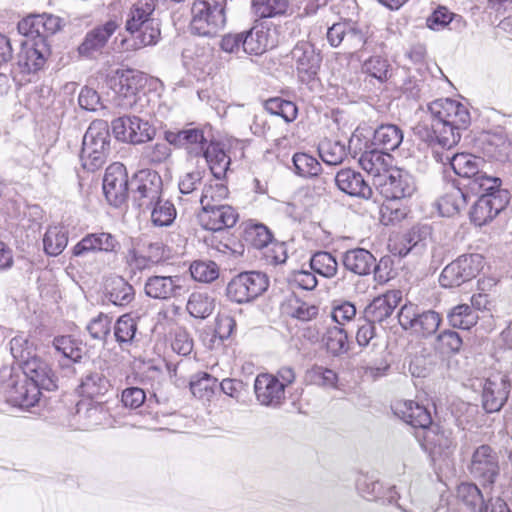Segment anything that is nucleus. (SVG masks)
<instances>
[{
    "label": "nucleus",
    "instance_id": "423d86ee",
    "mask_svg": "<svg viewBox=\"0 0 512 512\" xmlns=\"http://www.w3.org/2000/svg\"><path fill=\"white\" fill-rule=\"evenodd\" d=\"M483 267L480 254H464L445 266L439 277L445 288L459 287L475 278Z\"/></svg>",
    "mask_w": 512,
    "mask_h": 512
},
{
    "label": "nucleus",
    "instance_id": "c85d7f7f",
    "mask_svg": "<svg viewBox=\"0 0 512 512\" xmlns=\"http://www.w3.org/2000/svg\"><path fill=\"white\" fill-rule=\"evenodd\" d=\"M335 182L338 188L348 195L365 199L372 196V189L365 182L363 176L352 169L340 170L336 174Z\"/></svg>",
    "mask_w": 512,
    "mask_h": 512
},
{
    "label": "nucleus",
    "instance_id": "13d9d810",
    "mask_svg": "<svg viewBox=\"0 0 512 512\" xmlns=\"http://www.w3.org/2000/svg\"><path fill=\"white\" fill-rule=\"evenodd\" d=\"M501 180L497 177L488 176L483 172H478L468 183L470 190L476 194H492L502 191L500 188Z\"/></svg>",
    "mask_w": 512,
    "mask_h": 512
},
{
    "label": "nucleus",
    "instance_id": "cd10ccee",
    "mask_svg": "<svg viewBox=\"0 0 512 512\" xmlns=\"http://www.w3.org/2000/svg\"><path fill=\"white\" fill-rule=\"evenodd\" d=\"M392 161L393 158L389 153L376 149L363 152L359 158L361 168L373 176L375 185L378 178H383L392 169Z\"/></svg>",
    "mask_w": 512,
    "mask_h": 512
},
{
    "label": "nucleus",
    "instance_id": "aec40b11",
    "mask_svg": "<svg viewBox=\"0 0 512 512\" xmlns=\"http://www.w3.org/2000/svg\"><path fill=\"white\" fill-rule=\"evenodd\" d=\"M277 45L276 30L264 25H256L244 33L243 51L247 54L261 55Z\"/></svg>",
    "mask_w": 512,
    "mask_h": 512
},
{
    "label": "nucleus",
    "instance_id": "39448f33",
    "mask_svg": "<svg viewBox=\"0 0 512 512\" xmlns=\"http://www.w3.org/2000/svg\"><path fill=\"white\" fill-rule=\"evenodd\" d=\"M226 0H195L190 29L199 36H215L225 25Z\"/></svg>",
    "mask_w": 512,
    "mask_h": 512
},
{
    "label": "nucleus",
    "instance_id": "a878e982",
    "mask_svg": "<svg viewBox=\"0 0 512 512\" xmlns=\"http://www.w3.org/2000/svg\"><path fill=\"white\" fill-rule=\"evenodd\" d=\"M47 56L46 43L23 44L17 56V65L22 73H32L41 69Z\"/></svg>",
    "mask_w": 512,
    "mask_h": 512
},
{
    "label": "nucleus",
    "instance_id": "8fccbe9b",
    "mask_svg": "<svg viewBox=\"0 0 512 512\" xmlns=\"http://www.w3.org/2000/svg\"><path fill=\"white\" fill-rule=\"evenodd\" d=\"M109 388L106 377L99 372L88 373L79 385L80 392L90 398L103 395Z\"/></svg>",
    "mask_w": 512,
    "mask_h": 512
},
{
    "label": "nucleus",
    "instance_id": "864d4df0",
    "mask_svg": "<svg viewBox=\"0 0 512 512\" xmlns=\"http://www.w3.org/2000/svg\"><path fill=\"white\" fill-rule=\"evenodd\" d=\"M108 298L114 305L126 306L134 299V288L123 278H117L111 284Z\"/></svg>",
    "mask_w": 512,
    "mask_h": 512
},
{
    "label": "nucleus",
    "instance_id": "4468645a",
    "mask_svg": "<svg viewBox=\"0 0 512 512\" xmlns=\"http://www.w3.org/2000/svg\"><path fill=\"white\" fill-rule=\"evenodd\" d=\"M20 34L38 38L36 42L46 43V38L60 29V18L52 14H32L23 18L17 25Z\"/></svg>",
    "mask_w": 512,
    "mask_h": 512
},
{
    "label": "nucleus",
    "instance_id": "bb28decb",
    "mask_svg": "<svg viewBox=\"0 0 512 512\" xmlns=\"http://www.w3.org/2000/svg\"><path fill=\"white\" fill-rule=\"evenodd\" d=\"M21 369V374L35 383L40 391L41 389L50 391L57 387L54 373L49 365L40 358L35 356L25 363Z\"/></svg>",
    "mask_w": 512,
    "mask_h": 512
},
{
    "label": "nucleus",
    "instance_id": "58836bf2",
    "mask_svg": "<svg viewBox=\"0 0 512 512\" xmlns=\"http://www.w3.org/2000/svg\"><path fill=\"white\" fill-rule=\"evenodd\" d=\"M403 141V131L394 124L378 127L374 132V143L387 151H394Z\"/></svg>",
    "mask_w": 512,
    "mask_h": 512
},
{
    "label": "nucleus",
    "instance_id": "c9c22d12",
    "mask_svg": "<svg viewBox=\"0 0 512 512\" xmlns=\"http://www.w3.org/2000/svg\"><path fill=\"white\" fill-rule=\"evenodd\" d=\"M438 209L443 216H453L467 205V195L456 186L451 185L438 200Z\"/></svg>",
    "mask_w": 512,
    "mask_h": 512
},
{
    "label": "nucleus",
    "instance_id": "de8ad7c7",
    "mask_svg": "<svg viewBox=\"0 0 512 512\" xmlns=\"http://www.w3.org/2000/svg\"><path fill=\"white\" fill-rule=\"evenodd\" d=\"M311 269L326 278H332L338 270V262L336 258L329 252L319 251L310 259Z\"/></svg>",
    "mask_w": 512,
    "mask_h": 512
},
{
    "label": "nucleus",
    "instance_id": "a18cd8bd",
    "mask_svg": "<svg viewBox=\"0 0 512 512\" xmlns=\"http://www.w3.org/2000/svg\"><path fill=\"white\" fill-rule=\"evenodd\" d=\"M305 381L310 385H316L323 388H335L338 376L332 369L314 365L305 373Z\"/></svg>",
    "mask_w": 512,
    "mask_h": 512
},
{
    "label": "nucleus",
    "instance_id": "49530a36",
    "mask_svg": "<svg viewBox=\"0 0 512 512\" xmlns=\"http://www.w3.org/2000/svg\"><path fill=\"white\" fill-rule=\"evenodd\" d=\"M216 386L217 379L207 373L197 374L190 381L191 393L203 401H209L213 397Z\"/></svg>",
    "mask_w": 512,
    "mask_h": 512
},
{
    "label": "nucleus",
    "instance_id": "9b49d317",
    "mask_svg": "<svg viewBox=\"0 0 512 512\" xmlns=\"http://www.w3.org/2000/svg\"><path fill=\"white\" fill-rule=\"evenodd\" d=\"M511 390L507 374L496 372L482 383V405L488 413L499 411L507 402Z\"/></svg>",
    "mask_w": 512,
    "mask_h": 512
},
{
    "label": "nucleus",
    "instance_id": "c03bdc74",
    "mask_svg": "<svg viewBox=\"0 0 512 512\" xmlns=\"http://www.w3.org/2000/svg\"><path fill=\"white\" fill-rule=\"evenodd\" d=\"M319 156L328 165H339L347 156L346 147L340 141L324 139L318 146Z\"/></svg>",
    "mask_w": 512,
    "mask_h": 512
},
{
    "label": "nucleus",
    "instance_id": "79ce46f5",
    "mask_svg": "<svg viewBox=\"0 0 512 512\" xmlns=\"http://www.w3.org/2000/svg\"><path fill=\"white\" fill-rule=\"evenodd\" d=\"M67 243V231L59 226L49 227L43 238L44 251L50 256L61 254L66 248Z\"/></svg>",
    "mask_w": 512,
    "mask_h": 512
},
{
    "label": "nucleus",
    "instance_id": "7c9ffc66",
    "mask_svg": "<svg viewBox=\"0 0 512 512\" xmlns=\"http://www.w3.org/2000/svg\"><path fill=\"white\" fill-rule=\"evenodd\" d=\"M245 239L251 246L256 249H264L272 245L273 251L276 249L281 251V255L273 256L274 262L281 263L285 261L286 254L283 250V246L277 243H273L272 234L266 226L257 224L249 227L245 231Z\"/></svg>",
    "mask_w": 512,
    "mask_h": 512
},
{
    "label": "nucleus",
    "instance_id": "f704fd0d",
    "mask_svg": "<svg viewBox=\"0 0 512 512\" xmlns=\"http://www.w3.org/2000/svg\"><path fill=\"white\" fill-rule=\"evenodd\" d=\"M203 155L213 176L217 180L222 179L226 175L231 162L223 148L219 144L211 143L206 147Z\"/></svg>",
    "mask_w": 512,
    "mask_h": 512
},
{
    "label": "nucleus",
    "instance_id": "5701e85b",
    "mask_svg": "<svg viewBox=\"0 0 512 512\" xmlns=\"http://www.w3.org/2000/svg\"><path fill=\"white\" fill-rule=\"evenodd\" d=\"M199 217L202 226L206 230L211 231L231 228L238 220V214L235 209L229 205L222 204L202 209Z\"/></svg>",
    "mask_w": 512,
    "mask_h": 512
},
{
    "label": "nucleus",
    "instance_id": "412c9836",
    "mask_svg": "<svg viewBox=\"0 0 512 512\" xmlns=\"http://www.w3.org/2000/svg\"><path fill=\"white\" fill-rule=\"evenodd\" d=\"M120 243L116 236L108 232L87 234L73 248L75 256H82L89 252L117 253Z\"/></svg>",
    "mask_w": 512,
    "mask_h": 512
},
{
    "label": "nucleus",
    "instance_id": "4c0bfd02",
    "mask_svg": "<svg viewBox=\"0 0 512 512\" xmlns=\"http://www.w3.org/2000/svg\"><path fill=\"white\" fill-rule=\"evenodd\" d=\"M77 415L82 421L83 428L90 429L103 424L107 419L108 412L102 404L80 402L77 405Z\"/></svg>",
    "mask_w": 512,
    "mask_h": 512
},
{
    "label": "nucleus",
    "instance_id": "b1692460",
    "mask_svg": "<svg viewBox=\"0 0 512 512\" xmlns=\"http://www.w3.org/2000/svg\"><path fill=\"white\" fill-rule=\"evenodd\" d=\"M392 409L399 418L415 428L424 430L432 423L429 411L422 405L412 400L397 401Z\"/></svg>",
    "mask_w": 512,
    "mask_h": 512
},
{
    "label": "nucleus",
    "instance_id": "f8f14e48",
    "mask_svg": "<svg viewBox=\"0 0 512 512\" xmlns=\"http://www.w3.org/2000/svg\"><path fill=\"white\" fill-rule=\"evenodd\" d=\"M387 200H400L410 197L415 191L412 176L398 168H392L376 185Z\"/></svg>",
    "mask_w": 512,
    "mask_h": 512
},
{
    "label": "nucleus",
    "instance_id": "bf43d9fd",
    "mask_svg": "<svg viewBox=\"0 0 512 512\" xmlns=\"http://www.w3.org/2000/svg\"><path fill=\"white\" fill-rule=\"evenodd\" d=\"M440 315L432 310L424 311L419 314L412 330L422 336H430L434 334L440 325Z\"/></svg>",
    "mask_w": 512,
    "mask_h": 512
},
{
    "label": "nucleus",
    "instance_id": "e433bc0d",
    "mask_svg": "<svg viewBox=\"0 0 512 512\" xmlns=\"http://www.w3.org/2000/svg\"><path fill=\"white\" fill-rule=\"evenodd\" d=\"M456 496L470 512H483L487 505L478 486L471 482H463L457 486Z\"/></svg>",
    "mask_w": 512,
    "mask_h": 512
},
{
    "label": "nucleus",
    "instance_id": "09e8293b",
    "mask_svg": "<svg viewBox=\"0 0 512 512\" xmlns=\"http://www.w3.org/2000/svg\"><path fill=\"white\" fill-rule=\"evenodd\" d=\"M170 145L167 141L146 145L141 153L142 161L151 166L166 163L172 153Z\"/></svg>",
    "mask_w": 512,
    "mask_h": 512
},
{
    "label": "nucleus",
    "instance_id": "a211bd4d",
    "mask_svg": "<svg viewBox=\"0 0 512 512\" xmlns=\"http://www.w3.org/2000/svg\"><path fill=\"white\" fill-rule=\"evenodd\" d=\"M144 292L152 299L169 300L176 298L184 292V279L179 275H153L146 279Z\"/></svg>",
    "mask_w": 512,
    "mask_h": 512
},
{
    "label": "nucleus",
    "instance_id": "72a5a7b5",
    "mask_svg": "<svg viewBox=\"0 0 512 512\" xmlns=\"http://www.w3.org/2000/svg\"><path fill=\"white\" fill-rule=\"evenodd\" d=\"M435 157L442 163H450L453 171L460 177L469 178L472 180L473 177L479 172L478 164L480 160L471 154L460 153L454 154L452 156L447 154L445 157H443L442 155H439L438 152H436Z\"/></svg>",
    "mask_w": 512,
    "mask_h": 512
},
{
    "label": "nucleus",
    "instance_id": "774afa93",
    "mask_svg": "<svg viewBox=\"0 0 512 512\" xmlns=\"http://www.w3.org/2000/svg\"><path fill=\"white\" fill-rule=\"evenodd\" d=\"M112 319L103 313L90 320L87 324V331L95 340L104 341L111 331Z\"/></svg>",
    "mask_w": 512,
    "mask_h": 512
},
{
    "label": "nucleus",
    "instance_id": "69168bd1",
    "mask_svg": "<svg viewBox=\"0 0 512 512\" xmlns=\"http://www.w3.org/2000/svg\"><path fill=\"white\" fill-rule=\"evenodd\" d=\"M462 22V17L450 12L446 7L439 6L428 18L427 26L435 31L442 30L450 23Z\"/></svg>",
    "mask_w": 512,
    "mask_h": 512
},
{
    "label": "nucleus",
    "instance_id": "f03ea898",
    "mask_svg": "<svg viewBox=\"0 0 512 512\" xmlns=\"http://www.w3.org/2000/svg\"><path fill=\"white\" fill-rule=\"evenodd\" d=\"M155 0H137L127 14L126 30L132 35L133 49L155 45L160 38L158 20L153 17Z\"/></svg>",
    "mask_w": 512,
    "mask_h": 512
},
{
    "label": "nucleus",
    "instance_id": "4d7b16f0",
    "mask_svg": "<svg viewBox=\"0 0 512 512\" xmlns=\"http://www.w3.org/2000/svg\"><path fill=\"white\" fill-rule=\"evenodd\" d=\"M11 354L15 360L18 361L19 366L23 365L29 360H32L36 355L34 354V345L24 335H17L10 341Z\"/></svg>",
    "mask_w": 512,
    "mask_h": 512
},
{
    "label": "nucleus",
    "instance_id": "338daca9",
    "mask_svg": "<svg viewBox=\"0 0 512 512\" xmlns=\"http://www.w3.org/2000/svg\"><path fill=\"white\" fill-rule=\"evenodd\" d=\"M190 273L193 279L199 282L209 283L219 276L218 267L215 262L199 261L190 266Z\"/></svg>",
    "mask_w": 512,
    "mask_h": 512
},
{
    "label": "nucleus",
    "instance_id": "0eeeda50",
    "mask_svg": "<svg viewBox=\"0 0 512 512\" xmlns=\"http://www.w3.org/2000/svg\"><path fill=\"white\" fill-rule=\"evenodd\" d=\"M268 278L261 272H243L231 279L227 285V296L234 302L247 303L267 290Z\"/></svg>",
    "mask_w": 512,
    "mask_h": 512
},
{
    "label": "nucleus",
    "instance_id": "a19ab883",
    "mask_svg": "<svg viewBox=\"0 0 512 512\" xmlns=\"http://www.w3.org/2000/svg\"><path fill=\"white\" fill-rule=\"evenodd\" d=\"M431 238V228L428 225L415 226L404 236L405 252L400 251L401 255H406L410 251L421 253L427 246Z\"/></svg>",
    "mask_w": 512,
    "mask_h": 512
},
{
    "label": "nucleus",
    "instance_id": "dca6fc26",
    "mask_svg": "<svg viewBox=\"0 0 512 512\" xmlns=\"http://www.w3.org/2000/svg\"><path fill=\"white\" fill-rule=\"evenodd\" d=\"M135 199L140 207L150 209L162 196L163 182L160 175L151 170H141L135 175Z\"/></svg>",
    "mask_w": 512,
    "mask_h": 512
},
{
    "label": "nucleus",
    "instance_id": "603ef678",
    "mask_svg": "<svg viewBox=\"0 0 512 512\" xmlns=\"http://www.w3.org/2000/svg\"><path fill=\"white\" fill-rule=\"evenodd\" d=\"M214 309V301L207 294L194 292L187 302V311L195 318H206Z\"/></svg>",
    "mask_w": 512,
    "mask_h": 512
},
{
    "label": "nucleus",
    "instance_id": "c756f323",
    "mask_svg": "<svg viewBox=\"0 0 512 512\" xmlns=\"http://www.w3.org/2000/svg\"><path fill=\"white\" fill-rule=\"evenodd\" d=\"M118 25L114 21H108L104 25L97 26L89 31L78 48L81 55L91 56L100 51L114 34Z\"/></svg>",
    "mask_w": 512,
    "mask_h": 512
},
{
    "label": "nucleus",
    "instance_id": "9d476101",
    "mask_svg": "<svg viewBox=\"0 0 512 512\" xmlns=\"http://www.w3.org/2000/svg\"><path fill=\"white\" fill-rule=\"evenodd\" d=\"M291 58L295 64L298 79L310 85L317 80L321 65V56L309 42H299L291 50Z\"/></svg>",
    "mask_w": 512,
    "mask_h": 512
},
{
    "label": "nucleus",
    "instance_id": "ea45409f",
    "mask_svg": "<svg viewBox=\"0 0 512 512\" xmlns=\"http://www.w3.org/2000/svg\"><path fill=\"white\" fill-rule=\"evenodd\" d=\"M137 322L129 314L120 316L114 325V336L122 349H127L135 340Z\"/></svg>",
    "mask_w": 512,
    "mask_h": 512
},
{
    "label": "nucleus",
    "instance_id": "6e6552de",
    "mask_svg": "<svg viewBox=\"0 0 512 512\" xmlns=\"http://www.w3.org/2000/svg\"><path fill=\"white\" fill-rule=\"evenodd\" d=\"M467 468L483 486H492L500 473L499 457L489 445H480L473 451Z\"/></svg>",
    "mask_w": 512,
    "mask_h": 512
},
{
    "label": "nucleus",
    "instance_id": "ddd939ff",
    "mask_svg": "<svg viewBox=\"0 0 512 512\" xmlns=\"http://www.w3.org/2000/svg\"><path fill=\"white\" fill-rule=\"evenodd\" d=\"M103 192L107 201L117 207L128 196V176L125 166L115 162L106 169L103 179Z\"/></svg>",
    "mask_w": 512,
    "mask_h": 512
},
{
    "label": "nucleus",
    "instance_id": "5fc2aeb1",
    "mask_svg": "<svg viewBox=\"0 0 512 512\" xmlns=\"http://www.w3.org/2000/svg\"><path fill=\"white\" fill-rule=\"evenodd\" d=\"M150 209L152 210L151 221L155 226H169L176 218V209L167 200L156 201Z\"/></svg>",
    "mask_w": 512,
    "mask_h": 512
},
{
    "label": "nucleus",
    "instance_id": "f257e3e1",
    "mask_svg": "<svg viewBox=\"0 0 512 512\" xmlns=\"http://www.w3.org/2000/svg\"><path fill=\"white\" fill-rule=\"evenodd\" d=\"M430 123L424 121L416 126V134L430 145L438 144L451 149L461 138L460 131L470 123L468 109L459 101L445 98L437 99L428 105Z\"/></svg>",
    "mask_w": 512,
    "mask_h": 512
},
{
    "label": "nucleus",
    "instance_id": "680f3d73",
    "mask_svg": "<svg viewBox=\"0 0 512 512\" xmlns=\"http://www.w3.org/2000/svg\"><path fill=\"white\" fill-rule=\"evenodd\" d=\"M53 346L57 352L61 353L72 362H78L82 358L83 350L71 336H59L54 338Z\"/></svg>",
    "mask_w": 512,
    "mask_h": 512
},
{
    "label": "nucleus",
    "instance_id": "6ab92c4d",
    "mask_svg": "<svg viewBox=\"0 0 512 512\" xmlns=\"http://www.w3.org/2000/svg\"><path fill=\"white\" fill-rule=\"evenodd\" d=\"M257 401L267 407L278 408L286 399L283 384H280L273 374H259L254 382Z\"/></svg>",
    "mask_w": 512,
    "mask_h": 512
},
{
    "label": "nucleus",
    "instance_id": "4be33fe9",
    "mask_svg": "<svg viewBox=\"0 0 512 512\" xmlns=\"http://www.w3.org/2000/svg\"><path fill=\"white\" fill-rule=\"evenodd\" d=\"M402 300L400 290H389L385 294L378 296L365 308L366 320L374 323H381L389 318L395 308Z\"/></svg>",
    "mask_w": 512,
    "mask_h": 512
},
{
    "label": "nucleus",
    "instance_id": "473e14b6",
    "mask_svg": "<svg viewBox=\"0 0 512 512\" xmlns=\"http://www.w3.org/2000/svg\"><path fill=\"white\" fill-rule=\"evenodd\" d=\"M424 440L427 447L435 455L447 456L455 446L452 432L438 426H428L424 432Z\"/></svg>",
    "mask_w": 512,
    "mask_h": 512
},
{
    "label": "nucleus",
    "instance_id": "0e129e2a",
    "mask_svg": "<svg viewBox=\"0 0 512 512\" xmlns=\"http://www.w3.org/2000/svg\"><path fill=\"white\" fill-rule=\"evenodd\" d=\"M292 160L296 173L300 176L313 177L321 171V165L317 159L306 153H296Z\"/></svg>",
    "mask_w": 512,
    "mask_h": 512
},
{
    "label": "nucleus",
    "instance_id": "393cba45",
    "mask_svg": "<svg viewBox=\"0 0 512 512\" xmlns=\"http://www.w3.org/2000/svg\"><path fill=\"white\" fill-rule=\"evenodd\" d=\"M165 140L172 145L184 147L191 153L200 154L207 147V139L200 128H189L178 132L167 131Z\"/></svg>",
    "mask_w": 512,
    "mask_h": 512
},
{
    "label": "nucleus",
    "instance_id": "20e7f679",
    "mask_svg": "<svg viewBox=\"0 0 512 512\" xmlns=\"http://www.w3.org/2000/svg\"><path fill=\"white\" fill-rule=\"evenodd\" d=\"M110 134L106 121H93L83 137L80 160L84 169L95 171L101 168L108 156Z\"/></svg>",
    "mask_w": 512,
    "mask_h": 512
},
{
    "label": "nucleus",
    "instance_id": "f3484780",
    "mask_svg": "<svg viewBox=\"0 0 512 512\" xmlns=\"http://www.w3.org/2000/svg\"><path fill=\"white\" fill-rule=\"evenodd\" d=\"M507 203V191H498L496 194H482L470 212L471 221L477 226H483L495 218Z\"/></svg>",
    "mask_w": 512,
    "mask_h": 512
},
{
    "label": "nucleus",
    "instance_id": "e2e57ef3",
    "mask_svg": "<svg viewBox=\"0 0 512 512\" xmlns=\"http://www.w3.org/2000/svg\"><path fill=\"white\" fill-rule=\"evenodd\" d=\"M347 340V333L339 326L331 327L326 332V347L333 355H339L347 351Z\"/></svg>",
    "mask_w": 512,
    "mask_h": 512
},
{
    "label": "nucleus",
    "instance_id": "052dcab7",
    "mask_svg": "<svg viewBox=\"0 0 512 512\" xmlns=\"http://www.w3.org/2000/svg\"><path fill=\"white\" fill-rule=\"evenodd\" d=\"M228 196V188L223 183H210L205 185L200 203L202 209L211 208L212 206L220 205V202Z\"/></svg>",
    "mask_w": 512,
    "mask_h": 512
},
{
    "label": "nucleus",
    "instance_id": "2f4dec72",
    "mask_svg": "<svg viewBox=\"0 0 512 512\" xmlns=\"http://www.w3.org/2000/svg\"><path fill=\"white\" fill-rule=\"evenodd\" d=\"M375 262V257L363 248L348 250L343 256L344 267L361 276L368 275L375 267Z\"/></svg>",
    "mask_w": 512,
    "mask_h": 512
},
{
    "label": "nucleus",
    "instance_id": "3c124183",
    "mask_svg": "<svg viewBox=\"0 0 512 512\" xmlns=\"http://www.w3.org/2000/svg\"><path fill=\"white\" fill-rule=\"evenodd\" d=\"M255 14L260 18H272L284 15L289 8L288 0H253Z\"/></svg>",
    "mask_w": 512,
    "mask_h": 512
},
{
    "label": "nucleus",
    "instance_id": "37998d69",
    "mask_svg": "<svg viewBox=\"0 0 512 512\" xmlns=\"http://www.w3.org/2000/svg\"><path fill=\"white\" fill-rule=\"evenodd\" d=\"M450 325L454 328L468 330L478 322V315L468 304L453 307L447 315Z\"/></svg>",
    "mask_w": 512,
    "mask_h": 512
},
{
    "label": "nucleus",
    "instance_id": "1a4fd4ad",
    "mask_svg": "<svg viewBox=\"0 0 512 512\" xmlns=\"http://www.w3.org/2000/svg\"><path fill=\"white\" fill-rule=\"evenodd\" d=\"M112 131L117 140L141 144L155 136V129L147 120L137 116L119 117L112 121Z\"/></svg>",
    "mask_w": 512,
    "mask_h": 512
},
{
    "label": "nucleus",
    "instance_id": "2eb2a0df",
    "mask_svg": "<svg viewBox=\"0 0 512 512\" xmlns=\"http://www.w3.org/2000/svg\"><path fill=\"white\" fill-rule=\"evenodd\" d=\"M5 393L9 401L22 408L34 406L40 398L41 391L37 385L21 373H14L7 383Z\"/></svg>",
    "mask_w": 512,
    "mask_h": 512
},
{
    "label": "nucleus",
    "instance_id": "6e6d98bb",
    "mask_svg": "<svg viewBox=\"0 0 512 512\" xmlns=\"http://www.w3.org/2000/svg\"><path fill=\"white\" fill-rule=\"evenodd\" d=\"M265 109L270 114L280 116L288 123L294 121L298 114L297 106L293 102L279 97L268 99L265 102Z\"/></svg>",
    "mask_w": 512,
    "mask_h": 512
},
{
    "label": "nucleus",
    "instance_id": "7ed1b4c3",
    "mask_svg": "<svg viewBox=\"0 0 512 512\" xmlns=\"http://www.w3.org/2000/svg\"><path fill=\"white\" fill-rule=\"evenodd\" d=\"M144 78L135 70L117 69L109 76L108 84L116 94L117 105L124 110L145 113L148 100L145 94H140Z\"/></svg>",
    "mask_w": 512,
    "mask_h": 512
}]
</instances>
